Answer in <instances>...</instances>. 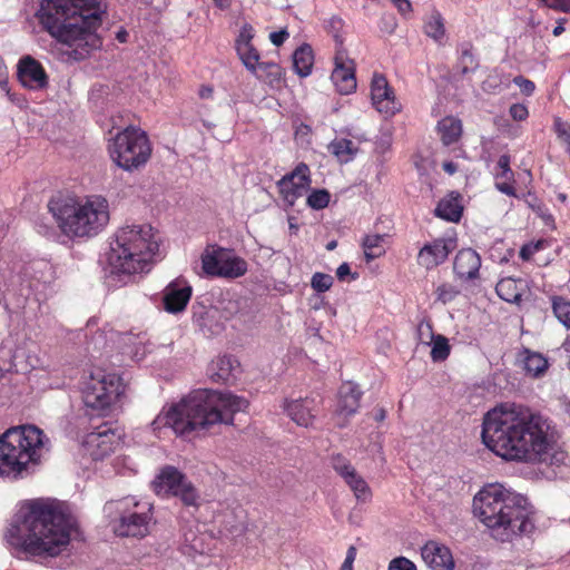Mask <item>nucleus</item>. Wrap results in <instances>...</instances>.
<instances>
[{
  "label": "nucleus",
  "instance_id": "obj_1",
  "mask_svg": "<svg viewBox=\"0 0 570 570\" xmlns=\"http://www.w3.org/2000/svg\"><path fill=\"white\" fill-rule=\"evenodd\" d=\"M548 424L541 415L517 403H501L483 417L482 441L505 460L537 461L550 448Z\"/></svg>",
  "mask_w": 570,
  "mask_h": 570
},
{
  "label": "nucleus",
  "instance_id": "obj_2",
  "mask_svg": "<svg viewBox=\"0 0 570 570\" xmlns=\"http://www.w3.org/2000/svg\"><path fill=\"white\" fill-rule=\"evenodd\" d=\"M104 12L98 0H43L39 19L52 38L68 47L67 59L80 61L100 47L96 29Z\"/></svg>",
  "mask_w": 570,
  "mask_h": 570
},
{
  "label": "nucleus",
  "instance_id": "obj_3",
  "mask_svg": "<svg viewBox=\"0 0 570 570\" xmlns=\"http://www.w3.org/2000/svg\"><path fill=\"white\" fill-rule=\"evenodd\" d=\"M19 524L11 525L7 542L35 557H56L70 542L72 519L50 500H32L19 511Z\"/></svg>",
  "mask_w": 570,
  "mask_h": 570
},
{
  "label": "nucleus",
  "instance_id": "obj_4",
  "mask_svg": "<svg viewBox=\"0 0 570 570\" xmlns=\"http://www.w3.org/2000/svg\"><path fill=\"white\" fill-rule=\"evenodd\" d=\"M247 406L246 399L229 392L198 390L161 411L151 426L155 431L170 428L176 434L185 435L193 431L207 430L218 423L232 424L233 415L245 411Z\"/></svg>",
  "mask_w": 570,
  "mask_h": 570
},
{
  "label": "nucleus",
  "instance_id": "obj_5",
  "mask_svg": "<svg viewBox=\"0 0 570 570\" xmlns=\"http://www.w3.org/2000/svg\"><path fill=\"white\" fill-rule=\"evenodd\" d=\"M473 512L497 541L511 542L534 530V510L528 499L498 483L474 495Z\"/></svg>",
  "mask_w": 570,
  "mask_h": 570
},
{
  "label": "nucleus",
  "instance_id": "obj_6",
  "mask_svg": "<svg viewBox=\"0 0 570 570\" xmlns=\"http://www.w3.org/2000/svg\"><path fill=\"white\" fill-rule=\"evenodd\" d=\"M158 253L159 239L154 227L131 224L117 230L108 259L114 273L132 275L148 272Z\"/></svg>",
  "mask_w": 570,
  "mask_h": 570
},
{
  "label": "nucleus",
  "instance_id": "obj_7",
  "mask_svg": "<svg viewBox=\"0 0 570 570\" xmlns=\"http://www.w3.org/2000/svg\"><path fill=\"white\" fill-rule=\"evenodd\" d=\"M49 212L58 227L68 237H91L109 222L108 203L101 197H90L86 202L57 197L48 204Z\"/></svg>",
  "mask_w": 570,
  "mask_h": 570
},
{
  "label": "nucleus",
  "instance_id": "obj_8",
  "mask_svg": "<svg viewBox=\"0 0 570 570\" xmlns=\"http://www.w3.org/2000/svg\"><path fill=\"white\" fill-rule=\"evenodd\" d=\"M46 436L35 425H19L0 435V475L18 479L38 464Z\"/></svg>",
  "mask_w": 570,
  "mask_h": 570
},
{
  "label": "nucleus",
  "instance_id": "obj_9",
  "mask_svg": "<svg viewBox=\"0 0 570 570\" xmlns=\"http://www.w3.org/2000/svg\"><path fill=\"white\" fill-rule=\"evenodd\" d=\"M112 161L127 171L144 166L151 156V144L147 134L138 127L128 126L109 142Z\"/></svg>",
  "mask_w": 570,
  "mask_h": 570
},
{
  "label": "nucleus",
  "instance_id": "obj_10",
  "mask_svg": "<svg viewBox=\"0 0 570 570\" xmlns=\"http://www.w3.org/2000/svg\"><path fill=\"white\" fill-rule=\"evenodd\" d=\"M125 393V384L119 375L98 371L92 373L83 390L87 406L105 410L112 405Z\"/></svg>",
  "mask_w": 570,
  "mask_h": 570
},
{
  "label": "nucleus",
  "instance_id": "obj_11",
  "mask_svg": "<svg viewBox=\"0 0 570 570\" xmlns=\"http://www.w3.org/2000/svg\"><path fill=\"white\" fill-rule=\"evenodd\" d=\"M156 494L176 497L184 505L197 508L199 494L193 483L178 469L167 465L160 470L151 483Z\"/></svg>",
  "mask_w": 570,
  "mask_h": 570
},
{
  "label": "nucleus",
  "instance_id": "obj_12",
  "mask_svg": "<svg viewBox=\"0 0 570 570\" xmlns=\"http://www.w3.org/2000/svg\"><path fill=\"white\" fill-rule=\"evenodd\" d=\"M150 510L151 504L146 503L140 507L134 499L118 501L117 511L120 513V519L116 532L121 537H145L151 520Z\"/></svg>",
  "mask_w": 570,
  "mask_h": 570
},
{
  "label": "nucleus",
  "instance_id": "obj_13",
  "mask_svg": "<svg viewBox=\"0 0 570 570\" xmlns=\"http://www.w3.org/2000/svg\"><path fill=\"white\" fill-rule=\"evenodd\" d=\"M202 266L205 274L224 278H238L247 272L246 261L225 248H207Z\"/></svg>",
  "mask_w": 570,
  "mask_h": 570
},
{
  "label": "nucleus",
  "instance_id": "obj_14",
  "mask_svg": "<svg viewBox=\"0 0 570 570\" xmlns=\"http://www.w3.org/2000/svg\"><path fill=\"white\" fill-rule=\"evenodd\" d=\"M334 38L338 47L334 58L335 68L332 71L331 79L340 94L348 95L356 89L355 65L343 48V39L337 33L334 35Z\"/></svg>",
  "mask_w": 570,
  "mask_h": 570
},
{
  "label": "nucleus",
  "instance_id": "obj_15",
  "mask_svg": "<svg viewBox=\"0 0 570 570\" xmlns=\"http://www.w3.org/2000/svg\"><path fill=\"white\" fill-rule=\"evenodd\" d=\"M120 442V434L108 424H102L86 434L82 448L86 454L94 460H101L109 455Z\"/></svg>",
  "mask_w": 570,
  "mask_h": 570
},
{
  "label": "nucleus",
  "instance_id": "obj_16",
  "mask_svg": "<svg viewBox=\"0 0 570 570\" xmlns=\"http://www.w3.org/2000/svg\"><path fill=\"white\" fill-rule=\"evenodd\" d=\"M309 168L306 164H298L295 169L278 180L277 186L284 203L292 207L303 197L311 187Z\"/></svg>",
  "mask_w": 570,
  "mask_h": 570
},
{
  "label": "nucleus",
  "instance_id": "obj_17",
  "mask_svg": "<svg viewBox=\"0 0 570 570\" xmlns=\"http://www.w3.org/2000/svg\"><path fill=\"white\" fill-rule=\"evenodd\" d=\"M335 472L345 481L353 491L357 501L367 502L372 497V491L367 482L357 473L351 462L342 454H335L331 460Z\"/></svg>",
  "mask_w": 570,
  "mask_h": 570
},
{
  "label": "nucleus",
  "instance_id": "obj_18",
  "mask_svg": "<svg viewBox=\"0 0 570 570\" xmlns=\"http://www.w3.org/2000/svg\"><path fill=\"white\" fill-rule=\"evenodd\" d=\"M371 98L373 106L381 114L392 116L401 109L392 88L383 75L374 73L371 82Z\"/></svg>",
  "mask_w": 570,
  "mask_h": 570
},
{
  "label": "nucleus",
  "instance_id": "obj_19",
  "mask_svg": "<svg viewBox=\"0 0 570 570\" xmlns=\"http://www.w3.org/2000/svg\"><path fill=\"white\" fill-rule=\"evenodd\" d=\"M254 36V28L249 23H244L235 40V49L244 67L255 77H261V75L257 73V66L261 56L252 42Z\"/></svg>",
  "mask_w": 570,
  "mask_h": 570
},
{
  "label": "nucleus",
  "instance_id": "obj_20",
  "mask_svg": "<svg viewBox=\"0 0 570 570\" xmlns=\"http://www.w3.org/2000/svg\"><path fill=\"white\" fill-rule=\"evenodd\" d=\"M454 248L455 243L450 238L434 239L432 243L425 244L420 249L417 263L426 269H432L443 264Z\"/></svg>",
  "mask_w": 570,
  "mask_h": 570
},
{
  "label": "nucleus",
  "instance_id": "obj_21",
  "mask_svg": "<svg viewBox=\"0 0 570 570\" xmlns=\"http://www.w3.org/2000/svg\"><path fill=\"white\" fill-rule=\"evenodd\" d=\"M18 78L29 89H43L48 86V76L41 63L31 56H24L18 63Z\"/></svg>",
  "mask_w": 570,
  "mask_h": 570
},
{
  "label": "nucleus",
  "instance_id": "obj_22",
  "mask_svg": "<svg viewBox=\"0 0 570 570\" xmlns=\"http://www.w3.org/2000/svg\"><path fill=\"white\" fill-rule=\"evenodd\" d=\"M191 287L183 279L169 283L163 295L165 311L171 314L183 312L191 297Z\"/></svg>",
  "mask_w": 570,
  "mask_h": 570
},
{
  "label": "nucleus",
  "instance_id": "obj_23",
  "mask_svg": "<svg viewBox=\"0 0 570 570\" xmlns=\"http://www.w3.org/2000/svg\"><path fill=\"white\" fill-rule=\"evenodd\" d=\"M425 564L432 570H453L454 560L450 549L436 541L426 542L421 549Z\"/></svg>",
  "mask_w": 570,
  "mask_h": 570
},
{
  "label": "nucleus",
  "instance_id": "obj_24",
  "mask_svg": "<svg viewBox=\"0 0 570 570\" xmlns=\"http://www.w3.org/2000/svg\"><path fill=\"white\" fill-rule=\"evenodd\" d=\"M481 267L480 255L471 249L464 248L459 250L454 258L453 271L461 279H474L478 277Z\"/></svg>",
  "mask_w": 570,
  "mask_h": 570
},
{
  "label": "nucleus",
  "instance_id": "obj_25",
  "mask_svg": "<svg viewBox=\"0 0 570 570\" xmlns=\"http://www.w3.org/2000/svg\"><path fill=\"white\" fill-rule=\"evenodd\" d=\"M362 392L358 386L352 382H345L338 391V403L336 414L338 417H348L356 413L360 406Z\"/></svg>",
  "mask_w": 570,
  "mask_h": 570
},
{
  "label": "nucleus",
  "instance_id": "obj_26",
  "mask_svg": "<svg viewBox=\"0 0 570 570\" xmlns=\"http://www.w3.org/2000/svg\"><path fill=\"white\" fill-rule=\"evenodd\" d=\"M239 363L232 356H219L208 366V375L215 382H229L235 377Z\"/></svg>",
  "mask_w": 570,
  "mask_h": 570
},
{
  "label": "nucleus",
  "instance_id": "obj_27",
  "mask_svg": "<svg viewBox=\"0 0 570 570\" xmlns=\"http://www.w3.org/2000/svg\"><path fill=\"white\" fill-rule=\"evenodd\" d=\"M286 412L289 417L301 426H309L314 421V401L296 400L286 405Z\"/></svg>",
  "mask_w": 570,
  "mask_h": 570
},
{
  "label": "nucleus",
  "instance_id": "obj_28",
  "mask_svg": "<svg viewBox=\"0 0 570 570\" xmlns=\"http://www.w3.org/2000/svg\"><path fill=\"white\" fill-rule=\"evenodd\" d=\"M210 542L212 538L208 534L188 529L184 533L183 550L190 557H195L197 554L202 556L210 550Z\"/></svg>",
  "mask_w": 570,
  "mask_h": 570
},
{
  "label": "nucleus",
  "instance_id": "obj_29",
  "mask_svg": "<svg viewBox=\"0 0 570 570\" xmlns=\"http://www.w3.org/2000/svg\"><path fill=\"white\" fill-rule=\"evenodd\" d=\"M519 361L522 363L523 370L532 377L543 375L548 367V360L540 353L533 352L529 348H523L519 353Z\"/></svg>",
  "mask_w": 570,
  "mask_h": 570
},
{
  "label": "nucleus",
  "instance_id": "obj_30",
  "mask_svg": "<svg viewBox=\"0 0 570 570\" xmlns=\"http://www.w3.org/2000/svg\"><path fill=\"white\" fill-rule=\"evenodd\" d=\"M462 122L460 119L448 116L438 122V132L444 146L456 142L462 136Z\"/></svg>",
  "mask_w": 570,
  "mask_h": 570
},
{
  "label": "nucleus",
  "instance_id": "obj_31",
  "mask_svg": "<svg viewBox=\"0 0 570 570\" xmlns=\"http://www.w3.org/2000/svg\"><path fill=\"white\" fill-rule=\"evenodd\" d=\"M463 207L460 204L459 195L451 193L448 197L441 199L435 207V215L448 222H459L462 216Z\"/></svg>",
  "mask_w": 570,
  "mask_h": 570
},
{
  "label": "nucleus",
  "instance_id": "obj_32",
  "mask_svg": "<svg viewBox=\"0 0 570 570\" xmlns=\"http://www.w3.org/2000/svg\"><path fill=\"white\" fill-rule=\"evenodd\" d=\"M524 286L522 281L505 277L499 281L495 286L497 294L508 303L519 304L521 302Z\"/></svg>",
  "mask_w": 570,
  "mask_h": 570
},
{
  "label": "nucleus",
  "instance_id": "obj_33",
  "mask_svg": "<svg viewBox=\"0 0 570 570\" xmlns=\"http://www.w3.org/2000/svg\"><path fill=\"white\" fill-rule=\"evenodd\" d=\"M314 63V55L309 45H302L293 55V67L295 72L301 77L311 73Z\"/></svg>",
  "mask_w": 570,
  "mask_h": 570
},
{
  "label": "nucleus",
  "instance_id": "obj_34",
  "mask_svg": "<svg viewBox=\"0 0 570 570\" xmlns=\"http://www.w3.org/2000/svg\"><path fill=\"white\" fill-rule=\"evenodd\" d=\"M424 33L438 43H443L446 38L444 19L439 11H433L424 20Z\"/></svg>",
  "mask_w": 570,
  "mask_h": 570
},
{
  "label": "nucleus",
  "instance_id": "obj_35",
  "mask_svg": "<svg viewBox=\"0 0 570 570\" xmlns=\"http://www.w3.org/2000/svg\"><path fill=\"white\" fill-rule=\"evenodd\" d=\"M327 148L341 163H348L357 153L354 142L345 138L333 140Z\"/></svg>",
  "mask_w": 570,
  "mask_h": 570
},
{
  "label": "nucleus",
  "instance_id": "obj_36",
  "mask_svg": "<svg viewBox=\"0 0 570 570\" xmlns=\"http://www.w3.org/2000/svg\"><path fill=\"white\" fill-rule=\"evenodd\" d=\"M384 235H367L362 242L364 248V255L367 262L381 257L384 253L383 246Z\"/></svg>",
  "mask_w": 570,
  "mask_h": 570
},
{
  "label": "nucleus",
  "instance_id": "obj_37",
  "mask_svg": "<svg viewBox=\"0 0 570 570\" xmlns=\"http://www.w3.org/2000/svg\"><path fill=\"white\" fill-rule=\"evenodd\" d=\"M552 309L559 322L570 328V302L561 296H553Z\"/></svg>",
  "mask_w": 570,
  "mask_h": 570
},
{
  "label": "nucleus",
  "instance_id": "obj_38",
  "mask_svg": "<svg viewBox=\"0 0 570 570\" xmlns=\"http://www.w3.org/2000/svg\"><path fill=\"white\" fill-rule=\"evenodd\" d=\"M431 344V358L434 362H441L448 358V356L450 355L451 347L445 336L440 334L436 335V337L432 341Z\"/></svg>",
  "mask_w": 570,
  "mask_h": 570
},
{
  "label": "nucleus",
  "instance_id": "obj_39",
  "mask_svg": "<svg viewBox=\"0 0 570 570\" xmlns=\"http://www.w3.org/2000/svg\"><path fill=\"white\" fill-rule=\"evenodd\" d=\"M257 73L261 75L259 78H266L269 82L278 80L282 76L281 67L271 61H261L258 60Z\"/></svg>",
  "mask_w": 570,
  "mask_h": 570
},
{
  "label": "nucleus",
  "instance_id": "obj_40",
  "mask_svg": "<svg viewBox=\"0 0 570 570\" xmlns=\"http://www.w3.org/2000/svg\"><path fill=\"white\" fill-rule=\"evenodd\" d=\"M330 198L331 195L326 189H316L308 195L306 203L311 208L318 210L328 205Z\"/></svg>",
  "mask_w": 570,
  "mask_h": 570
},
{
  "label": "nucleus",
  "instance_id": "obj_41",
  "mask_svg": "<svg viewBox=\"0 0 570 570\" xmlns=\"http://www.w3.org/2000/svg\"><path fill=\"white\" fill-rule=\"evenodd\" d=\"M460 291L456 286L452 284H441L438 286L435 294L438 301H440L442 304H448L452 302L458 295Z\"/></svg>",
  "mask_w": 570,
  "mask_h": 570
},
{
  "label": "nucleus",
  "instance_id": "obj_42",
  "mask_svg": "<svg viewBox=\"0 0 570 570\" xmlns=\"http://www.w3.org/2000/svg\"><path fill=\"white\" fill-rule=\"evenodd\" d=\"M311 285L316 292L324 293L332 287L333 277L328 274L315 273L312 276Z\"/></svg>",
  "mask_w": 570,
  "mask_h": 570
},
{
  "label": "nucleus",
  "instance_id": "obj_43",
  "mask_svg": "<svg viewBox=\"0 0 570 570\" xmlns=\"http://www.w3.org/2000/svg\"><path fill=\"white\" fill-rule=\"evenodd\" d=\"M459 68L462 75L474 71L478 68V61L470 49H464L459 60Z\"/></svg>",
  "mask_w": 570,
  "mask_h": 570
},
{
  "label": "nucleus",
  "instance_id": "obj_44",
  "mask_svg": "<svg viewBox=\"0 0 570 570\" xmlns=\"http://www.w3.org/2000/svg\"><path fill=\"white\" fill-rule=\"evenodd\" d=\"M436 337L433 333L432 324L428 321H422L417 325V340L421 344L431 345L432 341Z\"/></svg>",
  "mask_w": 570,
  "mask_h": 570
},
{
  "label": "nucleus",
  "instance_id": "obj_45",
  "mask_svg": "<svg viewBox=\"0 0 570 570\" xmlns=\"http://www.w3.org/2000/svg\"><path fill=\"white\" fill-rule=\"evenodd\" d=\"M554 130L558 135V138L568 146V150L570 151V125L562 121L561 118H556Z\"/></svg>",
  "mask_w": 570,
  "mask_h": 570
},
{
  "label": "nucleus",
  "instance_id": "obj_46",
  "mask_svg": "<svg viewBox=\"0 0 570 570\" xmlns=\"http://www.w3.org/2000/svg\"><path fill=\"white\" fill-rule=\"evenodd\" d=\"M498 168L500 169V173L497 174L498 178L512 179L513 173L510 168V156L501 155L498 160Z\"/></svg>",
  "mask_w": 570,
  "mask_h": 570
},
{
  "label": "nucleus",
  "instance_id": "obj_47",
  "mask_svg": "<svg viewBox=\"0 0 570 570\" xmlns=\"http://www.w3.org/2000/svg\"><path fill=\"white\" fill-rule=\"evenodd\" d=\"M544 246V240H538L535 243L524 244L520 249V257L523 261H529L537 252L542 249Z\"/></svg>",
  "mask_w": 570,
  "mask_h": 570
},
{
  "label": "nucleus",
  "instance_id": "obj_48",
  "mask_svg": "<svg viewBox=\"0 0 570 570\" xmlns=\"http://www.w3.org/2000/svg\"><path fill=\"white\" fill-rule=\"evenodd\" d=\"M389 570H416V567L411 560L399 557L390 562Z\"/></svg>",
  "mask_w": 570,
  "mask_h": 570
},
{
  "label": "nucleus",
  "instance_id": "obj_49",
  "mask_svg": "<svg viewBox=\"0 0 570 570\" xmlns=\"http://www.w3.org/2000/svg\"><path fill=\"white\" fill-rule=\"evenodd\" d=\"M510 116L515 121L525 120L529 111L528 108L522 104H513L509 109Z\"/></svg>",
  "mask_w": 570,
  "mask_h": 570
},
{
  "label": "nucleus",
  "instance_id": "obj_50",
  "mask_svg": "<svg viewBox=\"0 0 570 570\" xmlns=\"http://www.w3.org/2000/svg\"><path fill=\"white\" fill-rule=\"evenodd\" d=\"M513 82L520 88V90L527 95L530 96L535 89L534 82L523 78L522 76H518L513 79Z\"/></svg>",
  "mask_w": 570,
  "mask_h": 570
},
{
  "label": "nucleus",
  "instance_id": "obj_51",
  "mask_svg": "<svg viewBox=\"0 0 570 570\" xmlns=\"http://www.w3.org/2000/svg\"><path fill=\"white\" fill-rule=\"evenodd\" d=\"M356 558V548L354 546H351L347 549L345 560L343 564L341 566L340 570H353V563Z\"/></svg>",
  "mask_w": 570,
  "mask_h": 570
},
{
  "label": "nucleus",
  "instance_id": "obj_52",
  "mask_svg": "<svg viewBox=\"0 0 570 570\" xmlns=\"http://www.w3.org/2000/svg\"><path fill=\"white\" fill-rule=\"evenodd\" d=\"M288 38L286 30L275 31L269 35V39L274 46H281Z\"/></svg>",
  "mask_w": 570,
  "mask_h": 570
},
{
  "label": "nucleus",
  "instance_id": "obj_53",
  "mask_svg": "<svg viewBox=\"0 0 570 570\" xmlns=\"http://www.w3.org/2000/svg\"><path fill=\"white\" fill-rule=\"evenodd\" d=\"M351 275V267L347 263L341 264L336 269V276L340 281H345V277ZM357 274H352V279H356Z\"/></svg>",
  "mask_w": 570,
  "mask_h": 570
},
{
  "label": "nucleus",
  "instance_id": "obj_54",
  "mask_svg": "<svg viewBox=\"0 0 570 570\" xmlns=\"http://www.w3.org/2000/svg\"><path fill=\"white\" fill-rule=\"evenodd\" d=\"M495 187L503 194L508 196H515V189L513 186L509 183V180L505 179V181L497 183Z\"/></svg>",
  "mask_w": 570,
  "mask_h": 570
},
{
  "label": "nucleus",
  "instance_id": "obj_55",
  "mask_svg": "<svg viewBox=\"0 0 570 570\" xmlns=\"http://www.w3.org/2000/svg\"><path fill=\"white\" fill-rule=\"evenodd\" d=\"M392 2L402 14H406L412 10V6L409 0H392Z\"/></svg>",
  "mask_w": 570,
  "mask_h": 570
},
{
  "label": "nucleus",
  "instance_id": "obj_56",
  "mask_svg": "<svg viewBox=\"0 0 570 570\" xmlns=\"http://www.w3.org/2000/svg\"><path fill=\"white\" fill-rule=\"evenodd\" d=\"M328 27L333 31H338L342 28V20L334 17L328 21Z\"/></svg>",
  "mask_w": 570,
  "mask_h": 570
},
{
  "label": "nucleus",
  "instance_id": "obj_57",
  "mask_svg": "<svg viewBox=\"0 0 570 570\" xmlns=\"http://www.w3.org/2000/svg\"><path fill=\"white\" fill-rule=\"evenodd\" d=\"M443 169L448 174L452 175V174H454L456 171V165L454 163H452V161H448V163L443 164Z\"/></svg>",
  "mask_w": 570,
  "mask_h": 570
},
{
  "label": "nucleus",
  "instance_id": "obj_58",
  "mask_svg": "<svg viewBox=\"0 0 570 570\" xmlns=\"http://www.w3.org/2000/svg\"><path fill=\"white\" fill-rule=\"evenodd\" d=\"M213 95V88L210 87H202L200 91H199V96L204 99L206 98H210Z\"/></svg>",
  "mask_w": 570,
  "mask_h": 570
},
{
  "label": "nucleus",
  "instance_id": "obj_59",
  "mask_svg": "<svg viewBox=\"0 0 570 570\" xmlns=\"http://www.w3.org/2000/svg\"><path fill=\"white\" fill-rule=\"evenodd\" d=\"M563 31H564V28H563L562 23L560 22V23H558V26L554 27V29L552 30V33H553V36L558 37Z\"/></svg>",
  "mask_w": 570,
  "mask_h": 570
},
{
  "label": "nucleus",
  "instance_id": "obj_60",
  "mask_svg": "<svg viewBox=\"0 0 570 570\" xmlns=\"http://www.w3.org/2000/svg\"><path fill=\"white\" fill-rule=\"evenodd\" d=\"M117 39L120 41V42H125L126 39H127V32L125 30H121L117 33Z\"/></svg>",
  "mask_w": 570,
  "mask_h": 570
},
{
  "label": "nucleus",
  "instance_id": "obj_61",
  "mask_svg": "<svg viewBox=\"0 0 570 570\" xmlns=\"http://www.w3.org/2000/svg\"><path fill=\"white\" fill-rule=\"evenodd\" d=\"M375 419L377 421H383L385 419V411L383 409H380L377 414H376V416H375Z\"/></svg>",
  "mask_w": 570,
  "mask_h": 570
},
{
  "label": "nucleus",
  "instance_id": "obj_62",
  "mask_svg": "<svg viewBox=\"0 0 570 570\" xmlns=\"http://www.w3.org/2000/svg\"><path fill=\"white\" fill-rule=\"evenodd\" d=\"M216 6H218L220 9H224L227 7V0H214Z\"/></svg>",
  "mask_w": 570,
  "mask_h": 570
},
{
  "label": "nucleus",
  "instance_id": "obj_63",
  "mask_svg": "<svg viewBox=\"0 0 570 570\" xmlns=\"http://www.w3.org/2000/svg\"><path fill=\"white\" fill-rule=\"evenodd\" d=\"M337 246V242L336 240H331L327 245H326V249L327 250H333L334 248H336Z\"/></svg>",
  "mask_w": 570,
  "mask_h": 570
},
{
  "label": "nucleus",
  "instance_id": "obj_64",
  "mask_svg": "<svg viewBox=\"0 0 570 570\" xmlns=\"http://www.w3.org/2000/svg\"><path fill=\"white\" fill-rule=\"evenodd\" d=\"M563 347L567 352L570 353V336L566 340Z\"/></svg>",
  "mask_w": 570,
  "mask_h": 570
}]
</instances>
